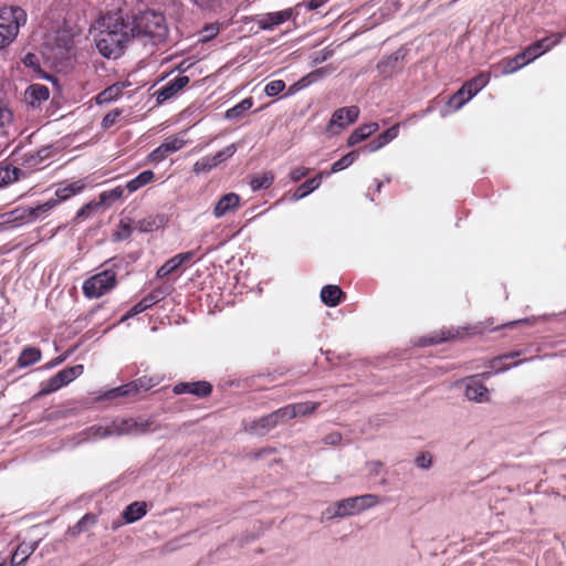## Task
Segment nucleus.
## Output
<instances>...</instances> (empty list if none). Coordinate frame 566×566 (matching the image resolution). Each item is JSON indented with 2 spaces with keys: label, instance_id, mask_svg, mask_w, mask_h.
I'll return each instance as SVG.
<instances>
[{
  "label": "nucleus",
  "instance_id": "1",
  "mask_svg": "<svg viewBox=\"0 0 566 566\" xmlns=\"http://www.w3.org/2000/svg\"><path fill=\"white\" fill-rule=\"evenodd\" d=\"M133 39L130 20L120 11L107 13L102 18V29L95 40L98 52L107 59L119 57L127 43Z\"/></svg>",
  "mask_w": 566,
  "mask_h": 566
},
{
  "label": "nucleus",
  "instance_id": "2",
  "mask_svg": "<svg viewBox=\"0 0 566 566\" xmlns=\"http://www.w3.org/2000/svg\"><path fill=\"white\" fill-rule=\"evenodd\" d=\"M133 38L140 36L157 45L168 38V25L163 12L155 10L140 11L130 20Z\"/></svg>",
  "mask_w": 566,
  "mask_h": 566
},
{
  "label": "nucleus",
  "instance_id": "3",
  "mask_svg": "<svg viewBox=\"0 0 566 566\" xmlns=\"http://www.w3.org/2000/svg\"><path fill=\"white\" fill-rule=\"evenodd\" d=\"M27 22V13L20 7L0 8V49L8 46Z\"/></svg>",
  "mask_w": 566,
  "mask_h": 566
},
{
  "label": "nucleus",
  "instance_id": "4",
  "mask_svg": "<svg viewBox=\"0 0 566 566\" xmlns=\"http://www.w3.org/2000/svg\"><path fill=\"white\" fill-rule=\"evenodd\" d=\"M117 283V271L106 269L86 279L82 291L87 298H98L114 290Z\"/></svg>",
  "mask_w": 566,
  "mask_h": 566
},
{
  "label": "nucleus",
  "instance_id": "5",
  "mask_svg": "<svg viewBox=\"0 0 566 566\" xmlns=\"http://www.w3.org/2000/svg\"><path fill=\"white\" fill-rule=\"evenodd\" d=\"M83 371V365H75L60 370L48 380L41 382V389L31 398V400H35L40 397L57 391L62 387L69 385L74 379L80 377Z\"/></svg>",
  "mask_w": 566,
  "mask_h": 566
},
{
  "label": "nucleus",
  "instance_id": "6",
  "mask_svg": "<svg viewBox=\"0 0 566 566\" xmlns=\"http://www.w3.org/2000/svg\"><path fill=\"white\" fill-rule=\"evenodd\" d=\"M160 381H161L160 376H156V375L155 376H146L145 375L129 384H126V385H123V386H119V387L108 390L105 394V398L106 399H115L117 397L136 394L139 390H149V389L156 387L157 385H159Z\"/></svg>",
  "mask_w": 566,
  "mask_h": 566
},
{
  "label": "nucleus",
  "instance_id": "7",
  "mask_svg": "<svg viewBox=\"0 0 566 566\" xmlns=\"http://www.w3.org/2000/svg\"><path fill=\"white\" fill-rule=\"evenodd\" d=\"M360 111L356 105L337 108L327 125V132L337 134L339 130L346 128L355 123L359 117Z\"/></svg>",
  "mask_w": 566,
  "mask_h": 566
},
{
  "label": "nucleus",
  "instance_id": "8",
  "mask_svg": "<svg viewBox=\"0 0 566 566\" xmlns=\"http://www.w3.org/2000/svg\"><path fill=\"white\" fill-rule=\"evenodd\" d=\"M149 422H138L133 419H115L111 422L112 436L142 434L149 429Z\"/></svg>",
  "mask_w": 566,
  "mask_h": 566
},
{
  "label": "nucleus",
  "instance_id": "9",
  "mask_svg": "<svg viewBox=\"0 0 566 566\" xmlns=\"http://www.w3.org/2000/svg\"><path fill=\"white\" fill-rule=\"evenodd\" d=\"M237 148L235 145H229L224 149L218 151L214 156H207L202 157L201 159L197 160L193 165V171L196 174L199 172H208L216 166H218L223 160L228 159L235 153Z\"/></svg>",
  "mask_w": 566,
  "mask_h": 566
},
{
  "label": "nucleus",
  "instance_id": "10",
  "mask_svg": "<svg viewBox=\"0 0 566 566\" xmlns=\"http://www.w3.org/2000/svg\"><path fill=\"white\" fill-rule=\"evenodd\" d=\"M212 385L206 380L178 382L174 386L172 391L175 395L190 394L197 398H207L212 392Z\"/></svg>",
  "mask_w": 566,
  "mask_h": 566
},
{
  "label": "nucleus",
  "instance_id": "11",
  "mask_svg": "<svg viewBox=\"0 0 566 566\" xmlns=\"http://www.w3.org/2000/svg\"><path fill=\"white\" fill-rule=\"evenodd\" d=\"M190 82V78L186 75H179L174 80L167 82L156 93L157 104H163L166 101L176 96L181 90H184Z\"/></svg>",
  "mask_w": 566,
  "mask_h": 566
},
{
  "label": "nucleus",
  "instance_id": "12",
  "mask_svg": "<svg viewBox=\"0 0 566 566\" xmlns=\"http://www.w3.org/2000/svg\"><path fill=\"white\" fill-rule=\"evenodd\" d=\"M54 209L53 201H45L36 207H28L22 209L21 213L17 217L22 222H34L38 219L45 218Z\"/></svg>",
  "mask_w": 566,
  "mask_h": 566
},
{
  "label": "nucleus",
  "instance_id": "13",
  "mask_svg": "<svg viewBox=\"0 0 566 566\" xmlns=\"http://www.w3.org/2000/svg\"><path fill=\"white\" fill-rule=\"evenodd\" d=\"M465 397L469 400L476 402L489 400L488 388L478 379V376H472L467 379Z\"/></svg>",
  "mask_w": 566,
  "mask_h": 566
},
{
  "label": "nucleus",
  "instance_id": "14",
  "mask_svg": "<svg viewBox=\"0 0 566 566\" xmlns=\"http://www.w3.org/2000/svg\"><path fill=\"white\" fill-rule=\"evenodd\" d=\"M240 206V197L234 192L223 195L213 208L216 218H221L229 212L237 210Z\"/></svg>",
  "mask_w": 566,
  "mask_h": 566
},
{
  "label": "nucleus",
  "instance_id": "15",
  "mask_svg": "<svg viewBox=\"0 0 566 566\" xmlns=\"http://www.w3.org/2000/svg\"><path fill=\"white\" fill-rule=\"evenodd\" d=\"M345 298L346 294L338 285L328 284L321 290V300L329 307L339 305Z\"/></svg>",
  "mask_w": 566,
  "mask_h": 566
},
{
  "label": "nucleus",
  "instance_id": "16",
  "mask_svg": "<svg viewBox=\"0 0 566 566\" xmlns=\"http://www.w3.org/2000/svg\"><path fill=\"white\" fill-rule=\"evenodd\" d=\"M319 407V402L304 401L298 403H292L283 407V415L286 419H293L297 416H308L316 411Z\"/></svg>",
  "mask_w": 566,
  "mask_h": 566
},
{
  "label": "nucleus",
  "instance_id": "17",
  "mask_svg": "<svg viewBox=\"0 0 566 566\" xmlns=\"http://www.w3.org/2000/svg\"><path fill=\"white\" fill-rule=\"evenodd\" d=\"M358 513L360 512L356 497L352 496L336 502L333 506V512L331 513V515L333 517H345Z\"/></svg>",
  "mask_w": 566,
  "mask_h": 566
},
{
  "label": "nucleus",
  "instance_id": "18",
  "mask_svg": "<svg viewBox=\"0 0 566 566\" xmlns=\"http://www.w3.org/2000/svg\"><path fill=\"white\" fill-rule=\"evenodd\" d=\"M379 129V125L375 122L363 124L352 132L347 139V146L353 147L360 142L367 139L370 135Z\"/></svg>",
  "mask_w": 566,
  "mask_h": 566
},
{
  "label": "nucleus",
  "instance_id": "19",
  "mask_svg": "<svg viewBox=\"0 0 566 566\" xmlns=\"http://www.w3.org/2000/svg\"><path fill=\"white\" fill-rule=\"evenodd\" d=\"M284 420H287V419L285 418V415H283V408H280L276 411L260 418L255 422L254 428L260 433H264L265 431H269L272 428H274L275 426H277V423L280 421H284Z\"/></svg>",
  "mask_w": 566,
  "mask_h": 566
},
{
  "label": "nucleus",
  "instance_id": "20",
  "mask_svg": "<svg viewBox=\"0 0 566 566\" xmlns=\"http://www.w3.org/2000/svg\"><path fill=\"white\" fill-rule=\"evenodd\" d=\"M84 189V185L81 181L72 182L65 187H59L55 190V198L49 199L54 202V208L61 202L70 199L71 197L80 193Z\"/></svg>",
  "mask_w": 566,
  "mask_h": 566
},
{
  "label": "nucleus",
  "instance_id": "21",
  "mask_svg": "<svg viewBox=\"0 0 566 566\" xmlns=\"http://www.w3.org/2000/svg\"><path fill=\"white\" fill-rule=\"evenodd\" d=\"M42 358V352L39 347L27 346L24 347L17 360V366L19 368H27L40 361Z\"/></svg>",
  "mask_w": 566,
  "mask_h": 566
},
{
  "label": "nucleus",
  "instance_id": "22",
  "mask_svg": "<svg viewBox=\"0 0 566 566\" xmlns=\"http://www.w3.org/2000/svg\"><path fill=\"white\" fill-rule=\"evenodd\" d=\"M25 94L30 105L35 107L50 97V90L42 84H32L28 87Z\"/></svg>",
  "mask_w": 566,
  "mask_h": 566
},
{
  "label": "nucleus",
  "instance_id": "23",
  "mask_svg": "<svg viewBox=\"0 0 566 566\" xmlns=\"http://www.w3.org/2000/svg\"><path fill=\"white\" fill-rule=\"evenodd\" d=\"M324 172L321 171L316 176H314L311 179H307L305 182L301 184L294 191L292 199L293 200H300L307 195H310L312 191L317 189L323 180Z\"/></svg>",
  "mask_w": 566,
  "mask_h": 566
},
{
  "label": "nucleus",
  "instance_id": "24",
  "mask_svg": "<svg viewBox=\"0 0 566 566\" xmlns=\"http://www.w3.org/2000/svg\"><path fill=\"white\" fill-rule=\"evenodd\" d=\"M147 513L146 502L135 501L126 506L123 512V518L126 523H134L145 516Z\"/></svg>",
  "mask_w": 566,
  "mask_h": 566
},
{
  "label": "nucleus",
  "instance_id": "25",
  "mask_svg": "<svg viewBox=\"0 0 566 566\" xmlns=\"http://www.w3.org/2000/svg\"><path fill=\"white\" fill-rule=\"evenodd\" d=\"M155 180V174L153 170H144L139 175H137L135 178L127 181L125 185V188L129 193H133L140 188L151 184Z\"/></svg>",
  "mask_w": 566,
  "mask_h": 566
},
{
  "label": "nucleus",
  "instance_id": "26",
  "mask_svg": "<svg viewBox=\"0 0 566 566\" xmlns=\"http://www.w3.org/2000/svg\"><path fill=\"white\" fill-rule=\"evenodd\" d=\"M518 71V65L512 57H504L490 66V73L494 76H504Z\"/></svg>",
  "mask_w": 566,
  "mask_h": 566
},
{
  "label": "nucleus",
  "instance_id": "27",
  "mask_svg": "<svg viewBox=\"0 0 566 566\" xmlns=\"http://www.w3.org/2000/svg\"><path fill=\"white\" fill-rule=\"evenodd\" d=\"M520 355H521L520 352H512V353H509V354H505L502 356H497V357L493 358L492 360H490V368L493 369L495 373L505 371V370L510 369L512 366H517L518 364L522 363V360L514 361L513 364L506 363V360L514 359V358L518 357Z\"/></svg>",
  "mask_w": 566,
  "mask_h": 566
},
{
  "label": "nucleus",
  "instance_id": "28",
  "mask_svg": "<svg viewBox=\"0 0 566 566\" xmlns=\"http://www.w3.org/2000/svg\"><path fill=\"white\" fill-rule=\"evenodd\" d=\"M254 101L252 97H245L233 107L226 111L224 118L227 119H240L243 118L247 112L253 106Z\"/></svg>",
  "mask_w": 566,
  "mask_h": 566
},
{
  "label": "nucleus",
  "instance_id": "29",
  "mask_svg": "<svg viewBox=\"0 0 566 566\" xmlns=\"http://www.w3.org/2000/svg\"><path fill=\"white\" fill-rule=\"evenodd\" d=\"M35 549L36 543H21L12 554L11 565L21 566Z\"/></svg>",
  "mask_w": 566,
  "mask_h": 566
},
{
  "label": "nucleus",
  "instance_id": "30",
  "mask_svg": "<svg viewBox=\"0 0 566 566\" xmlns=\"http://www.w3.org/2000/svg\"><path fill=\"white\" fill-rule=\"evenodd\" d=\"M126 87L125 83L118 82L102 91L97 96V103H107L120 96L123 90Z\"/></svg>",
  "mask_w": 566,
  "mask_h": 566
},
{
  "label": "nucleus",
  "instance_id": "31",
  "mask_svg": "<svg viewBox=\"0 0 566 566\" xmlns=\"http://www.w3.org/2000/svg\"><path fill=\"white\" fill-rule=\"evenodd\" d=\"M291 15L292 13L289 10L269 13L268 20L260 21L259 24L262 29H272L287 21Z\"/></svg>",
  "mask_w": 566,
  "mask_h": 566
},
{
  "label": "nucleus",
  "instance_id": "32",
  "mask_svg": "<svg viewBox=\"0 0 566 566\" xmlns=\"http://www.w3.org/2000/svg\"><path fill=\"white\" fill-rule=\"evenodd\" d=\"M358 155H359V150H353V151L346 154L340 159L335 161L332 165L331 170L324 172V176L327 177L331 174H336V172L342 171L345 168L349 167L358 158Z\"/></svg>",
  "mask_w": 566,
  "mask_h": 566
},
{
  "label": "nucleus",
  "instance_id": "33",
  "mask_svg": "<svg viewBox=\"0 0 566 566\" xmlns=\"http://www.w3.org/2000/svg\"><path fill=\"white\" fill-rule=\"evenodd\" d=\"M13 123V113L6 105L4 102L0 101V136L8 135V128Z\"/></svg>",
  "mask_w": 566,
  "mask_h": 566
},
{
  "label": "nucleus",
  "instance_id": "34",
  "mask_svg": "<svg viewBox=\"0 0 566 566\" xmlns=\"http://www.w3.org/2000/svg\"><path fill=\"white\" fill-rule=\"evenodd\" d=\"M125 186H117L111 190H105L103 192L99 193V200L97 201V203H99V206H108L111 205L112 202L120 199L123 196H124V190H125Z\"/></svg>",
  "mask_w": 566,
  "mask_h": 566
},
{
  "label": "nucleus",
  "instance_id": "35",
  "mask_svg": "<svg viewBox=\"0 0 566 566\" xmlns=\"http://www.w3.org/2000/svg\"><path fill=\"white\" fill-rule=\"evenodd\" d=\"M274 176L272 172H263L261 175L253 176L250 186L253 191L268 189L272 186Z\"/></svg>",
  "mask_w": 566,
  "mask_h": 566
},
{
  "label": "nucleus",
  "instance_id": "36",
  "mask_svg": "<svg viewBox=\"0 0 566 566\" xmlns=\"http://www.w3.org/2000/svg\"><path fill=\"white\" fill-rule=\"evenodd\" d=\"M490 72H480L476 76L464 83L465 88H471L473 93L478 94L483 87L488 85L490 82Z\"/></svg>",
  "mask_w": 566,
  "mask_h": 566
},
{
  "label": "nucleus",
  "instance_id": "37",
  "mask_svg": "<svg viewBox=\"0 0 566 566\" xmlns=\"http://www.w3.org/2000/svg\"><path fill=\"white\" fill-rule=\"evenodd\" d=\"M168 294H169L168 286H158V287L154 289L150 293H148L142 300L149 308L153 305L157 304L158 302L163 301Z\"/></svg>",
  "mask_w": 566,
  "mask_h": 566
},
{
  "label": "nucleus",
  "instance_id": "38",
  "mask_svg": "<svg viewBox=\"0 0 566 566\" xmlns=\"http://www.w3.org/2000/svg\"><path fill=\"white\" fill-rule=\"evenodd\" d=\"M161 219L157 216H149L144 219H140L136 223V229L140 232H150L160 227Z\"/></svg>",
  "mask_w": 566,
  "mask_h": 566
},
{
  "label": "nucleus",
  "instance_id": "39",
  "mask_svg": "<svg viewBox=\"0 0 566 566\" xmlns=\"http://www.w3.org/2000/svg\"><path fill=\"white\" fill-rule=\"evenodd\" d=\"M84 433L88 439H103L112 436L111 423L108 426L94 424L87 428Z\"/></svg>",
  "mask_w": 566,
  "mask_h": 566
},
{
  "label": "nucleus",
  "instance_id": "40",
  "mask_svg": "<svg viewBox=\"0 0 566 566\" xmlns=\"http://www.w3.org/2000/svg\"><path fill=\"white\" fill-rule=\"evenodd\" d=\"M19 169L10 165H0V187L18 179Z\"/></svg>",
  "mask_w": 566,
  "mask_h": 566
},
{
  "label": "nucleus",
  "instance_id": "41",
  "mask_svg": "<svg viewBox=\"0 0 566 566\" xmlns=\"http://www.w3.org/2000/svg\"><path fill=\"white\" fill-rule=\"evenodd\" d=\"M185 145L186 142L182 138L171 136L161 144V147L169 155L180 150Z\"/></svg>",
  "mask_w": 566,
  "mask_h": 566
},
{
  "label": "nucleus",
  "instance_id": "42",
  "mask_svg": "<svg viewBox=\"0 0 566 566\" xmlns=\"http://www.w3.org/2000/svg\"><path fill=\"white\" fill-rule=\"evenodd\" d=\"M179 268V263L172 256L157 270L156 276L159 279H164L170 275L171 273L176 272Z\"/></svg>",
  "mask_w": 566,
  "mask_h": 566
},
{
  "label": "nucleus",
  "instance_id": "43",
  "mask_svg": "<svg viewBox=\"0 0 566 566\" xmlns=\"http://www.w3.org/2000/svg\"><path fill=\"white\" fill-rule=\"evenodd\" d=\"M468 102V98L465 96V93L463 92L462 87H460L454 94L450 96L448 99V106L452 108L453 111L460 109L465 103Z\"/></svg>",
  "mask_w": 566,
  "mask_h": 566
},
{
  "label": "nucleus",
  "instance_id": "44",
  "mask_svg": "<svg viewBox=\"0 0 566 566\" xmlns=\"http://www.w3.org/2000/svg\"><path fill=\"white\" fill-rule=\"evenodd\" d=\"M563 39V33L557 32L553 33L548 36H545L541 40H537V42L541 43V50H543V53L549 51L552 48L557 45Z\"/></svg>",
  "mask_w": 566,
  "mask_h": 566
},
{
  "label": "nucleus",
  "instance_id": "45",
  "mask_svg": "<svg viewBox=\"0 0 566 566\" xmlns=\"http://www.w3.org/2000/svg\"><path fill=\"white\" fill-rule=\"evenodd\" d=\"M399 134V124L392 125L381 134H379L376 138L378 143L384 147L394 140Z\"/></svg>",
  "mask_w": 566,
  "mask_h": 566
},
{
  "label": "nucleus",
  "instance_id": "46",
  "mask_svg": "<svg viewBox=\"0 0 566 566\" xmlns=\"http://www.w3.org/2000/svg\"><path fill=\"white\" fill-rule=\"evenodd\" d=\"M355 497L359 507V512L374 507L378 503V497L375 494H364Z\"/></svg>",
  "mask_w": 566,
  "mask_h": 566
},
{
  "label": "nucleus",
  "instance_id": "47",
  "mask_svg": "<svg viewBox=\"0 0 566 566\" xmlns=\"http://www.w3.org/2000/svg\"><path fill=\"white\" fill-rule=\"evenodd\" d=\"M285 88V82L283 80H274L269 82L264 87V93L268 96H276L281 92H283Z\"/></svg>",
  "mask_w": 566,
  "mask_h": 566
},
{
  "label": "nucleus",
  "instance_id": "48",
  "mask_svg": "<svg viewBox=\"0 0 566 566\" xmlns=\"http://www.w3.org/2000/svg\"><path fill=\"white\" fill-rule=\"evenodd\" d=\"M99 207V203L91 201L86 205H84L82 208L78 209L74 217L75 222H80L84 219H86L93 210L97 209Z\"/></svg>",
  "mask_w": 566,
  "mask_h": 566
},
{
  "label": "nucleus",
  "instance_id": "49",
  "mask_svg": "<svg viewBox=\"0 0 566 566\" xmlns=\"http://www.w3.org/2000/svg\"><path fill=\"white\" fill-rule=\"evenodd\" d=\"M122 112L118 109H113L108 112L102 119L101 126L103 129H108L113 127L120 116Z\"/></svg>",
  "mask_w": 566,
  "mask_h": 566
},
{
  "label": "nucleus",
  "instance_id": "50",
  "mask_svg": "<svg viewBox=\"0 0 566 566\" xmlns=\"http://www.w3.org/2000/svg\"><path fill=\"white\" fill-rule=\"evenodd\" d=\"M226 1L227 0H195V3L203 10L217 11L221 9Z\"/></svg>",
  "mask_w": 566,
  "mask_h": 566
},
{
  "label": "nucleus",
  "instance_id": "51",
  "mask_svg": "<svg viewBox=\"0 0 566 566\" xmlns=\"http://www.w3.org/2000/svg\"><path fill=\"white\" fill-rule=\"evenodd\" d=\"M523 51L531 62L544 54L543 50H541V43L537 41L526 46Z\"/></svg>",
  "mask_w": 566,
  "mask_h": 566
},
{
  "label": "nucleus",
  "instance_id": "52",
  "mask_svg": "<svg viewBox=\"0 0 566 566\" xmlns=\"http://www.w3.org/2000/svg\"><path fill=\"white\" fill-rule=\"evenodd\" d=\"M147 305L144 303L143 300H140L137 304H135L122 318L120 323L145 312L147 310Z\"/></svg>",
  "mask_w": 566,
  "mask_h": 566
},
{
  "label": "nucleus",
  "instance_id": "53",
  "mask_svg": "<svg viewBox=\"0 0 566 566\" xmlns=\"http://www.w3.org/2000/svg\"><path fill=\"white\" fill-rule=\"evenodd\" d=\"M133 228L128 222L120 221L118 224V231L116 232L117 240H125L130 237Z\"/></svg>",
  "mask_w": 566,
  "mask_h": 566
},
{
  "label": "nucleus",
  "instance_id": "54",
  "mask_svg": "<svg viewBox=\"0 0 566 566\" xmlns=\"http://www.w3.org/2000/svg\"><path fill=\"white\" fill-rule=\"evenodd\" d=\"M310 172H311L310 168L296 167L291 170L290 178L292 181L297 182V181L302 180L303 178H305L306 176H308Z\"/></svg>",
  "mask_w": 566,
  "mask_h": 566
},
{
  "label": "nucleus",
  "instance_id": "55",
  "mask_svg": "<svg viewBox=\"0 0 566 566\" xmlns=\"http://www.w3.org/2000/svg\"><path fill=\"white\" fill-rule=\"evenodd\" d=\"M218 33H219V28L216 24L207 25L201 31V34H202L201 41L207 42V41L213 39L214 36H217Z\"/></svg>",
  "mask_w": 566,
  "mask_h": 566
},
{
  "label": "nucleus",
  "instance_id": "56",
  "mask_svg": "<svg viewBox=\"0 0 566 566\" xmlns=\"http://www.w3.org/2000/svg\"><path fill=\"white\" fill-rule=\"evenodd\" d=\"M168 154L163 149L161 145L155 148L149 155L148 160L150 163H160L163 161Z\"/></svg>",
  "mask_w": 566,
  "mask_h": 566
},
{
  "label": "nucleus",
  "instance_id": "57",
  "mask_svg": "<svg viewBox=\"0 0 566 566\" xmlns=\"http://www.w3.org/2000/svg\"><path fill=\"white\" fill-rule=\"evenodd\" d=\"M22 62H23V64L27 67H30V69H33V70H39L40 69L39 59L33 53L25 54V56L22 59Z\"/></svg>",
  "mask_w": 566,
  "mask_h": 566
},
{
  "label": "nucleus",
  "instance_id": "58",
  "mask_svg": "<svg viewBox=\"0 0 566 566\" xmlns=\"http://www.w3.org/2000/svg\"><path fill=\"white\" fill-rule=\"evenodd\" d=\"M416 463L419 468L428 469L432 463V457L428 452H423L416 458Z\"/></svg>",
  "mask_w": 566,
  "mask_h": 566
},
{
  "label": "nucleus",
  "instance_id": "59",
  "mask_svg": "<svg viewBox=\"0 0 566 566\" xmlns=\"http://www.w3.org/2000/svg\"><path fill=\"white\" fill-rule=\"evenodd\" d=\"M195 256H196L195 251H187V252L176 254L174 258L181 266L185 263L191 262Z\"/></svg>",
  "mask_w": 566,
  "mask_h": 566
},
{
  "label": "nucleus",
  "instance_id": "60",
  "mask_svg": "<svg viewBox=\"0 0 566 566\" xmlns=\"http://www.w3.org/2000/svg\"><path fill=\"white\" fill-rule=\"evenodd\" d=\"M96 522V517L93 514H85L75 525H80L81 533L87 528V525H93Z\"/></svg>",
  "mask_w": 566,
  "mask_h": 566
},
{
  "label": "nucleus",
  "instance_id": "61",
  "mask_svg": "<svg viewBox=\"0 0 566 566\" xmlns=\"http://www.w3.org/2000/svg\"><path fill=\"white\" fill-rule=\"evenodd\" d=\"M516 64L518 65V70H521L523 66L527 65L528 63H531V61H528V57L526 56L525 52L524 51H521L520 53H517L515 56L512 57Z\"/></svg>",
  "mask_w": 566,
  "mask_h": 566
},
{
  "label": "nucleus",
  "instance_id": "62",
  "mask_svg": "<svg viewBox=\"0 0 566 566\" xmlns=\"http://www.w3.org/2000/svg\"><path fill=\"white\" fill-rule=\"evenodd\" d=\"M322 73H323V70H316L313 73L308 74L306 77H303L298 83H296L295 85L290 87V93L289 94H292L297 88L296 87L297 85H301L302 87H304L306 85V81H307L308 77L316 76V75L322 74Z\"/></svg>",
  "mask_w": 566,
  "mask_h": 566
},
{
  "label": "nucleus",
  "instance_id": "63",
  "mask_svg": "<svg viewBox=\"0 0 566 566\" xmlns=\"http://www.w3.org/2000/svg\"><path fill=\"white\" fill-rule=\"evenodd\" d=\"M380 148H382V146L378 143L377 138H375L370 143H368L367 145H365L364 147H361L358 150L359 151L360 150H365V151L374 153V151H377Z\"/></svg>",
  "mask_w": 566,
  "mask_h": 566
},
{
  "label": "nucleus",
  "instance_id": "64",
  "mask_svg": "<svg viewBox=\"0 0 566 566\" xmlns=\"http://www.w3.org/2000/svg\"><path fill=\"white\" fill-rule=\"evenodd\" d=\"M64 360V357H56L52 359L51 361L46 363L44 366H42L43 369H51L57 365H60Z\"/></svg>",
  "mask_w": 566,
  "mask_h": 566
}]
</instances>
